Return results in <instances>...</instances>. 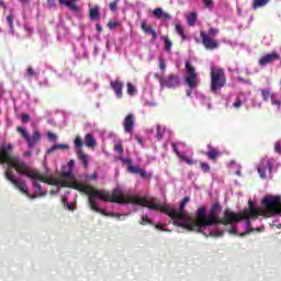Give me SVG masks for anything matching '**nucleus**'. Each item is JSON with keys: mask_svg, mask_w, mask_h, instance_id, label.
<instances>
[{"mask_svg": "<svg viewBox=\"0 0 281 281\" xmlns=\"http://www.w3.org/2000/svg\"><path fill=\"white\" fill-rule=\"evenodd\" d=\"M249 209L243 211L244 218H258L259 216H280L281 214V198L280 195H266L261 200V207L258 209L254 204V201H248Z\"/></svg>", "mask_w": 281, "mask_h": 281, "instance_id": "obj_3", "label": "nucleus"}, {"mask_svg": "<svg viewBox=\"0 0 281 281\" xmlns=\"http://www.w3.org/2000/svg\"><path fill=\"white\" fill-rule=\"evenodd\" d=\"M153 14H154L155 19H161V16L164 15V10L161 8H156L153 11Z\"/></svg>", "mask_w": 281, "mask_h": 281, "instance_id": "obj_37", "label": "nucleus"}, {"mask_svg": "<svg viewBox=\"0 0 281 281\" xmlns=\"http://www.w3.org/2000/svg\"><path fill=\"white\" fill-rule=\"evenodd\" d=\"M161 19H164V21H170V19H172V16L170 15V13L162 12Z\"/></svg>", "mask_w": 281, "mask_h": 281, "instance_id": "obj_54", "label": "nucleus"}, {"mask_svg": "<svg viewBox=\"0 0 281 281\" xmlns=\"http://www.w3.org/2000/svg\"><path fill=\"white\" fill-rule=\"evenodd\" d=\"M85 144L88 148H95V138L93 137V134L86 135Z\"/></svg>", "mask_w": 281, "mask_h": 281, "instance_id": "obj_26", "label": "nucleus"}, {"mask_svg": "<svg viewBox=\"0 0 281 281\" xmlns=\"http://www.w3.org/2000/svg\"><path fill=\"white\" fill-rule=\"evenodd\" d=\"M187 21H188V25L192 26L196 23V12H191L188 18H187Z\"/></svg>", "mask_w": 281, "mask_h": 281, "instance_id": "obj_31", "label": "nucleus"}, {"mask_svg": "<svg viewBox=\"0 0 281 281\" xmlns=\"http://www.w3.org/2000/svg\"><path fill=\"white\" fill-rule=\"evenodd\" d=\"M229 233H231V234H236V228L233 227V228L229 231Z\"/></svg>", "mask_w": 281, "mask_h": 281, "instance_id": "obj_64", "label": "nucleus"}, {"mask_svg": "<svg viewBox=\"0 0 281 281\" xmlns=\"http://www.w3.org/2000/svg\"><path fill=\"white\" fill-rule=\"evenodd\" d=\"M114 151L117 153L119 155L124 154V146L122 145V143H119L114 146Z\"/></svg>", "mask_w": 281, "mask_h": 281, "instance_id": "obj_41", "label": "nucleus"}, {"mask_svg": "<svg viewBox=\"0 0 281 281\" xmlns=\"http://www.w3.org/2000/svg\"><path fill=\"white\" fill-rule=\"evenodd\" d=\"M26 76H27L29 78H33V76H36V72L34 71V69H33L32 67H29V68L26 69Z\"/></svg>", "mask_w": 281, "mask_h": 281, "instance_id": "obj_50", "label": "nucleus"}, {"mask_svg": "<svg viewBox=\"0 0 281 281\" xmlns=\"http://www.w3.org/2000/svg\"><path fill=\"white\" fill-rule=\"evenodd\" d=\"M121 0H114L110 2L109 8L111 12H117V4L120 3Z\"/></svg>", "mask_w": 281, "mask_h": 281, "instance_id": "obj_38", "label": "nucleus"}, {"mask_svg": "<svg viewBox=\"0 0 281 281\" xmlns=\"http://www.w3.org/2000/svg\"><path fill=\"white\" fill-rule=\"evenodd\" d=\"M233 106L235 109H240V106H243V101H240V99H237L234 103Z\"/></svg>", "mask_w": 281, "mask_h": 281, "instance_id": "obj_52", "label": "nucleus"}, {"mask_svg": "<svg viewBox=\"0 0 281 281\" xmlns=\"http://www.w3.org/2000/svg\"><path fill=\"white\" fill-rule=\"evenodd\" d=\"M221 203L215 202L209 212V216L205 210V206H201L195 212V221L193 222V232H198L201 234L203 229L206 227H212V225H218V221H221V217H218V214L221 213Z\"/></svg>", "mask_w": 281, "mask_h": 281, "instance_id": "obj_4", "label": "nucleus"}, {"mask_svg": "<svg viewBox=\"0 0 281 281\" xmlns=\"http://www.w3.org/2000/svg\"><path fill=\"white\" fill-rule=\"evenodd\" d=\"M63 203L64 205H67L68 210H71V205H69V203L67 202V199H63Z\"/></svg>", "mask_w": 281, "mask_h": 281, "instance_id": "obj_57", "label": "nucleus"}, {"mask_svg": "<svg viewBox=\"0 0 281 281\" xmlns=\"http://www.w3.org/2000/svg\"><path fill=\"white\" fill-rule=\"evenodd\" d=\"M120 159H121V161H123V164H125L127 166V170L132 175H139V177L142 179H151L153 178V175L148 173V171H146V169H142L139 167L133 166V160L131 158L121 157Z\"/></svg>", "mask_w": 281, "mask_h": 281, "instance_id": "obj_9", "label": "nucleus"}, {"mask_svg": "<svg viewBox=\"0 0 281 281\" xmlns=\"http://www.w3.org/2000/svg\"><path fill=\"white\" fill-rule=\"evenodd\" d=\"M156 229H160V232H166V229H164V226L161 224L156 225Z\"/></svg>", "mask_w": 281, "mask_h": 281, "instance_id": "obj_58", "label": "nucleus"}, {"mask_svg": "<svg viewBox=\"0 0 281 281\" xmlns=\"http://www.w3.org/2000/svg\"><path fill=\"white\" fill-rule=\"evenodd\" d=\"M200 168H201V170L203 171V172H210V170H211V167H210V165L207 164V162H200Z\"/></svg>", "mask_w": 281, "mask_h": 281, "instance_id": "obj_45", "label": "nucleus"}, {"mask_svg": "<svg viewBox=\"0 0 281 281\" xmlns=\"http://www.w3.org/2000/svg\"><path fill=\"white\" fill-rule=\"evenodd\" d=\"M210 236L218 238V237L223 236V232H221V231H212V232H210Z\"/></svg>", "mask_w": 281, "mask_h": 281, "instance_id": "obj_51", "label": "nucleus"}, {"mask_svg": "<svg viewBox=\"0 0 281 281\" xmlns=\"http://www.w3.org/2000/svg\"><path fill=\"white\" fill-rule=\"evenodd\" d=\"M60 5H66L70 12H80L78 0H58Z\"/></svg>", "mask_w": 281, "mask_h": 281, "instance_id": "obj_18", "label": "nucleus"}, {"mask_svg": "<svg viewBox=\"0 0 281 281\" xmlns=\"http://www.w3.org/2000/svg\"><path fill=\"white\" fill-rule=\"evenodd\" d=\"M139 224L140 225H153V221L150 218H148V215H143Z\"/></svg>", "mask_w": 281, "mask_h": 281, "instance_id": "obj_39", "label": "nucleus"}, {"mask_svg": "<svg viewBox=\"0 0 281 281\" xmlns=\"http://www.w3.org/2000/svg\"><path fill=\"white\" fill-rule=\"evenodd\" d=\"M21 122H23V123L30 122V114H22L21 115Z\"/></svg>", "mask_w": 281, "mask_h": 281, "instance_id": "obj_53", "label": "nucleus"}, {"mask_svg": "<svg viewBox=\"0 0 281 281\" xmlns=\"http://www.w3.org/2000/svg\"><path fill=\"white\" fill-rule=\"evenodd\" d=\"M171 148H172L173 153H176L177 157L181 159V161H184V164H188V166H194V160H192L188 156L181 154V151H179V148L177 147L176 143H171Z\"/></svg>", "mask_w": 281, "mask_h": 281, "instance_id": "obj_17", "label": "nucleus"}, {"mask_svg": "<svg viewBox=\"0 0 281 281\" xmlns=\"http://www.w3.org/2000/svg\"><path fill=\"white\" fill-rule=\"evenodd\" d=\"M7 22H8L10 30H14V15L12 13H10L7 16Z\"/></svg>", "mask_w": 281, "mask_h": 281, "instance_id": "obj_35", "label": "nucleus"}, {"mask_svg": "<svg viewBox=\"0 0 281 281\" xmlns=\"http://www.w3.org/2000/svg\"><path fill=\"white\" fill-rule=\"evenodd\" d=\"M137 90L135 89V86L131 82H127V93L128 95H135V92Z\"/></svg>", "mask_w": 281, "mask_h": 281, "instance_id": "obj_40", "label": "nucleus"}, {"mask_svg": "<svg viewBox=\"0 0 281 281\" xmlns=\"http://www.w3.org/2000/svg\"><path fill=\"white\" fill-rule=\"evenodd\" d=\"M154 78L158 80L160 89H177L181 86V78L176 74L159 76V72H155Z\"/></svg>", "mask_w": 281, "mask_h": 281, "instance_id": "obj_8", "label": "nucleus"}, {"mask_svg": "<svg viewBox=\"0 0 281 281\" xmlns=\"http://www.w3.org/2000/svg\"><path fill=\"white\" fill-rule=\"evenodd\" d=\"M204 155H206L210 161H216L222 154L218 149L214 148L212 145H209V151H206Z\"/></svg>", "mask_w": 281, "mask_h": 281, "instance_id": "obj_20", "label": "nucleus"}, {"mask_svg": "<svg viewBox=\"0 0 281 281\" xmlns=\"http://www.w3.org/2000/svg\"><path fill=\"white\" fill-rule=\"evenodd\" d=\"M176 32L181 36L182 41H186L188 36L186 35V31L183 30V26L181 24H176Z\"/></svg>", "mask_w": 281, "mask_h": 281, "instance_id": "obj_30", "label": "nucleus"}, {"mask_svg": "<svg viewBox=\"0 0 281 281\" xmlns=\"http://www.w3.org/2000/svg\"><path fill=\"white\" fill-rule=\"evenodd\" d=\"M95 29H97V31H98L99 33L104 32V30L102 29V25H100V24H95Z\"/></svg>", "mask_w": 281, "mask_h": 281, "instance_id": "obj_56", "label": "nucleus"}, {"mask_svg": "<svg viewBox=\"0 0 281 281\" xmlns=\"http://www.w3.org/2000/svg\"><path fill=\"white\" fill-rule=\"evenodd\" d=\"M82 145H83L82 138L80 136H77L75 138V146H76L77 150H82Z\"/></svg>", "mask_w": 281, "mask_h": 281, "instance_id": "obj_36", "label": "nucleus"}, {"mask_svg": "<svg viewBox=\"0 0 281 281\" xmlns=\"http://www.w3.org/2000/svg\"><path fill=\"white\" fill-rule=\"evenodd\" d=\"M187 95H188V98H190V95H192V91L191 90H187Z\"/></svg>", "mask_w": 281, "mask_h": 281, "instance_id": "obj_62", "label": "nucleus"}, {"mask_svg": "<svg viewBox=\"0 0 281 281\" xmlns=\"http://www.w3.org/2000/svg\"><path fill=\"white\" fill-rule=\"evenodd\" d=\"M126 203H131L133 205H142L143 207H148V210H154V211H161L164 212V214H166V211H164V207H169V205L164 204V205H159V204H151L150 202H148V200L146 198H139V196H135V195H124V202L123 205Z\"/></svg>", "mask_w": 281, "mask_h": 281, "instance_id": "obj_7", "label": "nucleus"}, {"mask_svg": "<svg viewBox=\"0 0 281 281\" xmlns=\"http://www.w3.org/2000/svg\"><path fill=\"white\" fill-rule=\"evenodd\" d=\"M257 170H258L259 177L261 179H267V170H268V172H271V170H272L271 162H267L266 165L261 164L257 168Z\"/></svg>", "mask_w": 281, "mask_h": 281, "instance_id": "obj_21", "label": "nucleus"}, {"mask_svg": "<svg viewBox=\"0 0 281 281\" xmlns=\"http://www.w3.org/2000/svg\"><path fill=\"white\" fill-rule=\"evenodd\" d=\"M162 41L165 43V52H167L168 54H170V52H172V41H170V37L168 36H164Z\"/></svg>", "mask_w": 281, "mask_h": 281, "instance_id": "obj_27", "label": "nucleus"}, {"mask_svg": "<svg viewBox=\"0 0 281 281\" xmlns=\"http://www.w3.org/2000/svg\"><path fill=\"white\" fill-rule=\"evenodd\" d=\"M78 159H80L83 168H88L89 166V156L86 155L83 150H77Z\"/></svg>", "mask_w": 281, "mask_h": 281, "instance_id": "obj_24", "label": "nucleus"}, {"mask_svg": "<svg viewBox=\"0 0 281 281\" xmlns=\"http://www.w3.org/2000/svg\"><path fill=\"white\" fill-rule=\"evenodd\" d=\"M90 179H93V180L98 179V173H92V175L90 176Z\"/></svg>", "mask_w": 281, "mask_h": 281, "instance_id": "obj_60", "label": "nucleus"}, {"mask_svg": "<svg viewBox=\"0 0 281 281\" xmlns=\"http://www.w3.org/2000/svg\"><path fill=\"white\" fill-rule=\"evenodd\" d=\"M200 38L205 49H210L211 52L214 49H218V40L212 37V35H207V32L200 31Z\"/></svg>", "mask_w": 281, "mask_h": 281, "instance_id": "obj_13", "label": "nucleus"}, {"mask_svg": "<svg viewBox=\"0 0 281 281\" xmlns=\"http://www.w3.org/2000/svg\"><path fill=\"white\" fill-rule=\"evenodd\" d=\"M243 217L240 215L234 213L231 209H225L224 217L217 222V225H233V223H240Z\"/></svg>", "mask_w": 281, "mask_h": 281, "instance_id": "obj_12", "label": "nucleus"}, {"mask_svg": "<svg viewBox=\"0 0 281 281\" xmlns=\"http://www.w3.org/2000/svg\"><path fill=\"white\" fill-rule=\"evenodd\" d=\"M76 165L75 160H69L68 161V171L61 172L59 176V179L53 178V177H46V179H54L55 181H71L74 179V175L71 173V169Z\"/></svg>", "mask_w": 281, "mask_h": 281, "instance_id": "obj_14", "label": "nucleus"}, {"mask_svg": "<svg viewBox=\"0 0 281 281\" xmlns=\"http://www.w3.org/2000/svg\"><path fill=\"white\" fill-rule=\"evenodd\" d=\"M274 150H276L277 153H279V155H281V145H280V143H276V144H274Z\"/></svg>", "mask_w": 281, "mask_h": 281, "instance_id": "obj_55", "label": "nucleus"}, {"mask_svg": "<svg viewBox=\"0 0 281 281\" xmlns=\"http://www.w3.org/2000/svg\"><path fill=\"white\" fill-rule=\"evenodd\" d=\"M274 94L271 93V91H269V89H262L261 90V97L263 102H269V99L271 100V98H273Z\"/></svg>", "mask_w": 281, "mask_h": 281, "instance_id": "obj_29", "label": "nucleus"}, {"mask_svg": "<svg viewBox=\"0 0 281 281\" xmlns=\"http://www.w3.org/2000/svg\"><path fill=\"white\" fill-rule=\"evenodd\" d=\"M227 85V77L225 76V70L222 68H211V91L216 93V91H221L223 87Z\"/></svg>", "mask_w": 281, "mask_h": 281, "instance_id": "obj_6", "label": "nucleus"}, {"mask_svg": "<svg viewBox=\"0 0 281 281\" xmlns=\"http://www.w3.org/2000/svg\"><path fill=\"white\" fill-rule=\"evenodd\" d=\"M206 10H214V0H202Z\"/></svg>", "mask_w": 281, "mask_h": 281, "instance_id": "obj_34", "label": "nucleus"}, {"mask_svg": "<svg viewBox=\"0 0 281 281\" xmlns=\"http://www.w3.org/2000/svg\"><path fill=\"white\" fill-rule=\"evenodd\" d=\"M184 67L188 72V76L184 79L186 85H188L190 89H196V87H199V83L196 82V69L190 61H186Z\"/></svg>", "mask_w": 281, "mask_h": 281, "instance_id": "obj_11", "label": "nucleus"}, {"mask_svg": "<svg viewBox=\"0 0 281 281\" xmlns=\"http://www.w3.org/2000/svg\"><path fill=\"white\" fill-rule=\"evenodd\" d=\"M187 203H190L189 196H186L180 202L179 211L170 206H164L162 211H165V214L171 217L173 225L177 227H182V229H187L188 232H194V221H196V217H186L183 214Z\"/></svg>", "mask_w": 281, "mask_h": 281, "instance_id": "obj_5", "label": "nucleus"}, {"mask_svg": "<svg viewBox=\"0 0 281 281\" xmlns=\"http://www.w3.org/2000/svg\"><path fill=\"white\" fill-rule=\"evenodd\" d=\"M33 188H36L40 192V196H46L47 191L43 190V187L41 186V183L33 181Z\"/></svg>", "mask_w": 281, "mask_h": 281, "instance_id": "obj_32", "label": "nucleus"}, {"mask_svg": "<svg viewBox=\"0 0 281 281\" xmlns=\"http://www.w3.org/2000/svg\"><path fill=\"white\" fill-rule=\"evenodd\" d=\"M24 155L25 157H32V151H26Z\"/></svg>", "mask_w": 281, "mask_h": 281, "instance_id": "obj_61", "label": "nucleus"}, {"mask_svg": "<svg viewBox=\"0 0 281 281\" xmlns=\"http://www.w3.org/2000/svg\"><path fill=\"white\" fill-rule=\"evenodd\" d=\"M19 1H20V3L25 4V3H27L30 0H19Z\"/></svg>", "mask_w": 281, "mask_h": 281, "instance_id": "obj_63", "label": "nucleus"}, {"mask_svg": "<svg viewBox=\"0 0 281 281\" xmlns=\"http://www.w3.org/2000/svg\"><path fill=\"white\" fill-rule=\"evenodd\" d=\"M140 29L145 32V34H151L153 41H157V31L153 30V27L146 22H142Z\"/></svg>", "mask_w": 281, "mask_h": 281, "instance_id": "obj_23", "label": "nucleus"}, {"mask_svg": "<svg viewBox=\"0 0 281 281\" xmlns=\"http://www.w3.org/2000/svg\"><path fill=\"white\" fill-rule=\"evenodd\" d=\"M13 148L14 147L12 146V144H7V145H2V149L0 150V165H3V164L9 165V168L4 172L5 179L8 181H10L14 186V188L20 190V192H23V194L29 196V199L34 200L37 198V195L30 194V191H27V187L25 186V181H22L19 178H14V171L12 170V168H14V170H16L18 175H24V177H29V179H33V181H41V179L32 178V177L27 176V173H23V172L19 171V167H16V166H19V164H23L32 172H37L41 177H45V176L41 175V172H38V170L30 168V166H27L25 164V161L21 160V158L16 157V156H12Z\"/></svg>", "mask_w": 281, "mask_h": 281, "instance_id": "obj_2", "label": "nucleus"}, {"mask_svg": "<svg viewBox=\"0 0 281 281\" xmlns=\"http://www.w3.org/2000/svg\"><path fill=\"white\" fill-rule=\"evenodd\" d=\"M48 3H49V5H52L53 8H56V3H55L54 0H48Z\"/></svg>", "mask_w": 281, "mask_h": 281, "instance_id": "obj_59", "label": "nucleus"}, {"mask_svg": "<svg viewBox=\"0 0 281 281\" xmlns=\"http://www.w3.org/2000/svg\"><path fill=\"white\" fill-rule=\"evenodd\" d=\"M123 128L125 133H133L135 130V115L127 114L123 121Z\"/></svg>", "mask_w": 281, "mask_h": 281, "instance_id": "obj_15", "label": "nucleus"}, {"mask_svg": "<svg viewBox=\"0 0 281 281\" xmlns=\"http://www.w3.org/2000/svg\"><path fill=\"white\" fill-rule=\"evenodd\" d=\"M69 150V145L67 144H58L54 145L53 147L47 149L48 155H52V153H56V150Z\"/></svg>", "mask_w": 281, "mask_h": 281, "instance_id": "obj_25", "label": "nucleus"}, {"mask_svg": "<svg viewBox=\"0 0 281 281\" xmlns=\"http://www.w3.org/2000/svg\"><path fill=\"white\" fill-rule=\"evenodd\" d=\"M119 25H120V22H119V21H110V22L108 23V27H109L110 30H115V27H119Z\"/></svg>", "mask_w": 281, "mask_h": 281, "instance_id": "obj_47", "label": "nucleus"}, {"mask_svg": "<svg viewBox=\"0 0 281 281\" xmlns=\"http://www.w3.org/2000/svg\"><path fill=\"white\" fill-rule=\"evenodd\" d=\"M33 188H36L40 192V196H46L47 191L43 190V187L41 186V183L33 181Z\"/></svg>", "mask_w": 281, "mask_h": 281, "instance_id": "obj_33", "label": "nucleus"}, {"mask_svg": "<svg viewBox=\"0 0 281 281\" xmlns=\"http://www.w3.org/2000/svg\"><path fill=\"white\" fill-rule=\"evenodd\" d=\"M274 60H280V54L272 53V54H267V55L262 56L259 59V65L261 67H265L266 65H271V63H274Z\"/></svg>", "mask_w": 281, "mask_h": 281, "instance_id": "obj_16", "label": "nucleus"}, {"mask_svg": "<svg viewBox=\"0 0 281 281\" xmlns=\"http://www.w3.org/2000/svg\"><path fill=\"white\" fill-rule=\"evenodd\" d=\"M18 133H20L21 137L25 139L29 148H34L36 146L37 142H41V133L38 131L33 132V135L30 136V133L25 131V128L18 126L16 127Z\"/></svg>", "mask_w": 281, "mask_h": 281, "instance_id": "obj_10", "label": "nucleus"}, {"mask_svg": "<svg viewBox=\"0 0 281 281\" xmlns=\"http://www.w3.org/2000/svg\"><path fill=\"white\" fill-rule=\"evenodd\" d=\"M209 36H215V34H218V29L210 27L209 32L206 33Z\"/></svg>", "mask_w": 281, "mask_h": 281, "instance_id": "obj_49", "label": "nucleus"}, {"mask_svg": "<svg viewBox=\"0 0 281 281\" xmlns=\"http://www.w3.org/2000/svg\"><path fill=\"white\" fill-rule=\"evenodd\" d=\"M240 218H245L246 220V227H247V229H249V227H251V220L252 221H256L257 218H254V217H244L243 216V211H241V213H240Z\"/></svg>", "mask_w": 281, "mask_h": 281, "instance_id": "obj_44", "label": "nucleus"}, {"mask_svg": "<svg viewBox=\"0 0 281 281\" xmlns=\"http://www.w3.org/2000/svg\"><path fill=\"white\" fill-rule=\"evenodd\" d=\"M270 0H254L252 10H258V8H265Z\"/></svg>", "mask_w": 281, "mask_h": 281, "instance_id": "obj_28", "label": "nucleus"}, {"mask_svg": "<svg viewBox=\"0 0 281 281\" xmlns=\"http://www.w3.org/2000/svg\"><path fill=\"white\" fill-rule=\"evenodd\" d=\"M271 104L272 106H277V109H281V101L276 99V94L273 97H271Z\"/></svg>", "mask_w": 281, "mask_h": 281, "instance_id": "obj_42", "label": "nucleus"}, {"mask_svg": "<svg viewBox=\"0 0 281 281\" xmlns=\"http://www.w3.org/2000/svg\"><path fill=\"white\" fill-rule=\"evenodd\" d=\"M18 167L19 172L31 177V179H40L42 183H47L48 186H60V188H72V190H78V192H83L89 196V205L93 212L98 214H102V216H111L112 218H120L122 214L120 213H109L100 207H98V202L95 199H100L101 201H106L109 203H119L124 205V194L120 189H113L112 193L109 191L98 190L91 186H87L77 181H64V180H55L54 178H45L41 176L37 171H32L27 167L20 162L14 165Z\"/></svg>", "mask_w": 281, "mask_h": 281, "instance_id": "obj_1", "label": "nucleus"}, {"mask_svg": "<svg viewBox=\"0 0 281 281\" xmlns=\"http://www.w3.org/2000/svg\"><path fill=\"white\" fill-rule=\"evenodd\" d=\"M90 21H100V7L94 5L89 10Z\"/></svg>", "mask_w": 281, "mask_h": 281, "instance_id": "obj_22", "label": "nucleus"}, {"mask_svg": "<svg viewBox=\"0 0 281 281\" xmlns=\"http://www.w3.org/2000/svg\"><path fill=\"white\" fill-rule=\"evenodd\" d=\"M47 138L49 139V142H56V139H58V136L52 132H48Z\"/></svg>", "mask_w": 281, "mask_h": 281, "instance_id": "obj_48", "label": "nucleus"}, {"mask_svg": "<svg viewBox=\"0 0 281 281\" xmlns=\"http://www.w3.org/2000/svg\"><path fill=\"white\" fill-rule=\"evenodd\" d=\"M156 135H157V138L159 140H161L164 138V131L161 128V125H157V133H156Z\"/></svg>", "mask_w": 281, "mask_h": 281, "instance_id": "obj_46", "label": "nucleus"}, {"mask_svg": "<svg viewBox=\"0 0 281 281\" xmlns=\"http://www.w3.org/2000/svg\"><path fill=\"white\" fill-rule=\"evenodd\" d=\"M110 87L113 89L116 98H122L123 92L122 90L124 89V83H122V81L120 80H114L110 82Z\"/></svg>", "mask_w": 281, "mask_h": 281, "instance_id": "obj_19", "label": "nucleus"}, {"mask_svg": "<svg viewBox=\"0 0 281 281\" xmlns=\"http://www.w3.org/2000/svg\"><path fill=\"white\" fill-rule=\"evenodd\" d=\"M158 67L160 71H166V60L161 57H159L158 59Z\"/></svg>", "mask_w": 281, "mask_h": 281, "instance_id": "obj_43", "label": "nucleus"}]
</instances>
